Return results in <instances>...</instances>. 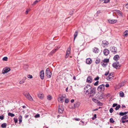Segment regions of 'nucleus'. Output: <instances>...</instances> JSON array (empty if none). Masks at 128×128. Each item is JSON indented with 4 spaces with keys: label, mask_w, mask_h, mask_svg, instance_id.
<instances>
[{
    "label": "nucleus",
    "mask_w": 128,
    "mask_h": 128,
    "mask_svg": "<svg viewBox=\"0 0 128 128\" xmlns=\"http://www.w3.org/2000/svg\"><path fill=\"white\" fill-rule=\"evenodd\" d=\"M109 52H110L109 50L106 48H105L104 50V54L106 56H108L109 54Z\"/></svg>",
    "instance_id": "4468645a"
},
{
    "label": "nucleus",
    "mask_w": 128,
    "mask_h": 128,
    "mask_svg": "<svg viewBox=\"0 0 128 128\" xmlns=\"http://www.w3.org/2000/svg\"><path fill=\"white\" fill-rule=\"evenodd\" d=\"M66 98L65 94H63L58 98V100L59 102L62 103L64 101V100Z\"/></svg>",
    "instance_id": "20e7f679"
},
{
    "label": "nucleus",
    "mask_w": 128,
    "mask_h": 128,
    "mask_svg": "<svg viewBox=\"0 0 128 128\" xmlns=\"http://www.w3.org/2000/svg\"><path fill=\"white\" fill-rule=\"evenodd\" d=\"M40 0H36L33 3L32 5L33 6H34Z\"/></svg>",
    "instance_id": "2f4dec72"
},
{
    "label": "nucleus",
    "mask_w": 128,
    "mask_h": 128,
    "mask_svg": "<svg viewBox=\"0 0 128 128\" xmlns=\"http://www.w3.org/2000/svg\"><path fill=\"white\" fill-rule=\"evenodd\" d=\"M108 42L107 41L104 40L102 41V45L104 48H105L108 46Z\"/></svg>",
    "instance_id": "9d476101"
},
{
    "label": "nucleus",
    "mask_w": 128,
    "mask_h": 128,
    "mask_svg": "<svg viewBox=\"0 0 128 128\" xmlns=\"http://www.w3.org/2000/svg\"><path fill=\"white\" fill-rule=\"evenodd\" d=\"M6 123H4L2 124L1 127L2 128H5L6 127Z\"/></svg>",
    "instance_id": "f704fd0d"
},
{
    "label": "nucleus",
    "mask_w": 128,
    "mask_h": 128,
    "mask_svg": "<svg viewBox=\"0 0 128 128\" xmlns=\"http://www.w3.org/2000/svg\"><path fill=\"white\" fill-rule=\"evenodd\" d=\"M125 6L126 8L128 9V3Z\"/></svg>",
    "instance_id": "69168bd1"
},
{
    "label": "nucleus",
    "mask_w": 128,
    "mask_h": 128,
    "mask_svg": "<svg viewBox=\"0 0 128 128\" xmlns=\"http://www.w3.org/2000/svg\"><path fill=\"white\" fill-rule=\"evenodd\" d=\"M104 96V93H102L101 94L100 96V99H102L103 98Z\"/></svg>",
    "instance_id": "58836bf2"
},
{
    "label": "nucleus",
    "mask_w": 128,
    "mask_h": 128,
    "mask_svg": "<svg viewBox=\"0 0 128 128\" xmlns=\"http://www.w3.org/2000/svg\"><path fill=\"white\" fill-rule=\"evenodd\" d=\"M92 88V86L90 85H87L84 88V92L86 94H87V93Z\"/></svg>",
    "instance_id": "7ed1b4c3"
},
{
    "label": "nucleus",
    "mask_w": 128,
    "mask_h": 128,
    "mask_svg": "<svg viewBox=\"0 0 128 128\" xmlns=\"http://www.w3.org/2000/svg\"><path fill=\"white\" fill-rule=\"evenodd\" d=\"M105 86L106 87H108L109 86V85L108 84H106V85Z\"/></svg>",
    "instance_id": "680f3d73"
},
{
    "label": "nucleus",
    "mask_w": 128,
    "mask_h": 128,
    "mask_svg": "<svg viewBox=\"0 0 128 128\" xmlns=\"http://www.w3.org/2000/svg\"><path fill=\"white\" fill-rule=\"evenodd\" d=\"M99 82L98 81H97L96 82H95L94 84V86H97Z\"/></svg>",
    "instance_id": "c03bdc74"
},
{
    "label": "nucleus",
    "mask_w": 128,
    "mask_h": 128,
    "mask_svg": "<svg viewBox=\"0 0 128 128\" xmlns=\"http://www.w3.org/2000/svg\"><path fill=\"white\" fill-rule=\"evenodd\" d=\"M29 116L28 115H26L24 116V117L26 118H27Z\"/></svg>",
    "instance_id": "e2e57ef3"
},
{
    "label": "nucleus",
    "mask_w": 128,
    "mask_h": 128,
    "mask_svg": "<svg viewBox=\"0 0 128 128\" xmlns=\"http://www.w3.org/2000/svg\"><path fill=\"white\" fill-rule=\"evenodd\" d=\"M58 110L59 113L62 114L63 113L64 111V108L62 106H59Z\"/></svg>",
    "instance_id": "ddd939ff"
},
{
    "label": "nucleus",
    "mask_w": 128,
    "mask_h": 128,
    "mask_svg": "<svg viewBox=\"0 0 128 128\" xmlns=\"http://www.w3.org/2000/svg\"><path fill=\"white\" fill-rule=\"evenodd\" d=\"M100 62V59L98 58H96V60L95 62V63L96 64H99Z\"/></svg>",
    "instance_id": "cd10ccee"
},
{
    "label": "nucleus",
    "mask_w": 128,
    "mask_h": 128,
    "mask_svg": "<svg viewBox=\"0 0 128 128\" xmlns=\"http://www.w3.org/2000/svg\"><path fill=\"white\" fill-rule=\"evenodd\" d=\"M74 12V11H71L70 12V15H72Z\"/></svg>",
    "instance_id": "4d7b16f0"
},
{
    "label": "nucleus",
    "mask_w": 128,
    "mask_h": 128,
    "mask_svg": "<svg viewBox=\"0 0 128 128\" xmlns=\"http://www.w3.org/2000/svg\"><path fill=\"white\" fill-rule=\"evenodd\" d=\"M52 99V96L50 95H48L47 96V99L48 100H50Z\"/></svg>",
    "instance_id": "e433bc0d"
},
{
    "label": "nucleus",
    "mask_w": 128,
    "mask_h": 128,
    "mask_svg": "<svg viewBox=\"0 0 128 128\" xmlns=\"http://www.w3.org/2000/svg\"><path fill=\"white\" fill-rule=\"evenodd\" d=\"M117 20H111L109 19L108 20V22L111 24H113L116 23L117 22Z\"/></svg>",
    "instance_id": "2eb2a0df"
},
{
    "label": "nucleus",
    "mask_w": 128,
    "mask_h": 128,
    "mask_svg": "<svg viewBox=\"0 0 128 128\" xmlns=\"http://www.w3.org/2000/svg\"><path fill=\"white\" fill-rule=\"evenodd\" d=\"M114 77L112 76H111L109 75L107 78L106 79L108 80H111L113 79Z\"/></svg>",
    "instance_id": "bb28decb"
},
{
    "label": "nucleus",
    "mask_w": 128,
    "mask_h": 128,
    "mask_svg": "<svg viewBox=\"0 0 128 128\" xmlns=\"http://www.w3.org/2000/svg\"><path fill=\"white\" fill-rule=\"evenodd\" d=\"M8 58L7 57H4L2 58V60L4 61H7L8 60Z\"/></svg>",
    "instance_id": "79ce46f5"
},
{
    "label": "nucleus",
    "mask_w": 128,
    "mask_h": 128,
    "mask_svg": "<svg viewBox=\"0 0 128 128\" xmlns=\"http://www.w3.org/2000/svg\"><path fill=\"white\" fill-rule=\"evenodd\" d=\"M110 50L111 51L112 53L115 54L117 52V48L114 46H112L110 48Z\"/></svg>",
    "instance_id": "1a4fd4ad"
},
{
    "label": "nucleus",
    "mask_w": 128,
    "mask_h": 128,
    "mask_svg": "<svg viewBox=\"0 0 128 128\" xmlns=\"http://www.w3.org/2000/svg\"><path fill=\"white\" fill-rule=\"evenodd\" d=\"M65 102L66 103H68L69 102V100L68 99H66L65 100Z\"/></svg>",
    "instance_id": "8fccbe9b"
},
{
    "label": "nucleus",
    "mask_w": 128,
    "mask_h": 128,
    "mask_svg": "<svg viewBox=\"0 0 128 128\" xmlns=\"http://www.w3.org/2000/svg\"><path fill=\"white\" fill-rule=\"evenodd\" d=\"M128 113V112H120L119 113V115L121 116H123L124 115H126V114Z\"/></svg>",
    "instance_id": "b1692460"
},
{
    "label": "nucleus",
    "mask_w": 128,
    "mask_h": 128,
    "mask_svg": "<svg viewBox=\"0 0 128 128\" xmlns=\"http://www.w3.org/2000/svg\"><path fill=\"white\" fill-rule=\"evenodd\" d=\"M38 96L40 99H42L44 97V95L43 94H39L38 95Z\"/></svg>",
    "instance_id": "5701e85b"
},
{
    "label": "nucleus",
    "mask_w": 128,
    "mask_h": 128,
    "mask_svg": "<svg viewBox=\"0 0 128 128\" xmlns=\"http://www.w3.org/2000/svg\"><path fill=\"white\" fill-rule=\"evenodd\" d=\"M120 107V105L119 104L117 106L116 108L115 109L116 110H118Z\"/></svg>",
    "instance_id": "4c0bfd02"
},
{
    "label": "nucleus",
    "mask_w": 128,
    "mask_h": 128,
    "mask_svg": "<svg viewBox=\"0 0 128 128\" xmlns=\"http://www.w3.org/2000/svg\"><path fill=\"white\" fill-rule=\"evenodd\" d=\"M28 78H32V75L29 74L28 75Z\"/></svg>",
    "instance_id": "de8ad7c7"
},
{
    "label": "nucleus",
    "mask_w": 128,
    "mask_h": 128,
    "mask_svg": "<svg viewBox=\"0 0 128 128\" xmlns=\"http://www.w3.org/2000/svg\"><path fill=\"white\" fill-rule=\"evenodd\" d=\"M122 120V123H124L125 122H126V120L125 121H124V120Z\"/></svg>",
    "instance_id": "774afa93"
},
{
    "label": "nucleus",
    "mask_w": 128,
    "mask_h": 128,
    "mask_svg": "<svg viewBox=\"0 0 128 128\" xmlns=\"http://www.w3.org/2000/svg\"><path fill=\"white\" fill-rule=\"evenodd\" d=\"M119 56L118 55H115L114 57V60L116 61H117L120 58Z\"/></svg>",
    "instance_id": "aec40b11"
},
{
    "label": "nucleus",
    "mask_w": 128,
    "mask_h": 128,
    "mask_svg": "<svg viewBox=\"0 0 128 128\" xmlns=\"http://www.w3.org/2000/svg\"><path fill=\"white\" fill-rule=\"evenodd\" d=\"M119 94L120 96L122 97H123L124 96V94L121 91L120 92Z\"/></svg>",
    "instance_id": "72a5a7b5"
},
{
    "label": "nucleus",
    "mask_w": 128,
    "mask_h": 128,
    "mask_svg": "<svg viewBox=\"0 0 128 128\" xmlns=\"http://www.w3.org/2000/svg\"><path fill=\"white\" fill-rule=\"evenodd\" d=\"M22 117L21 115H20L18 117L19 121V124H20L22 121Z\"/></svg>",
    "instance_id": "473e14b6"
},
{
    "label": "nucleus",
    "mask_w": 128,
    "mask_h": 128,
    "mask_svg": "<svg viewBox=\"0 0 128 128\" xmlns=\"http://www.w3.org/2000/svg\"><path fill=\"white\" fill-rule=\"evenodd\" d=\"M104 85L103 84H102L98 87L97 90L100 92H103L104 90Z\"/></svg>",
    "instance_id": "6e6552de"
},
{
    "label": "nucleus",
    "mask_w": 128,
    "mask_h": 128,
    "mask_svg": "<svg viewBox=\"0 0 128 128\" xmlns=\"http://www.w3.org/2000/svg\"><path fill=\"white\" fill-rule=\"evenodd\" d=\"M25 66H26L27 67V68L25 69V70H26L27 69V68H28V66L26 65H24V68Z\"/></svg>",
    "instance_id": "052dcab7"
},
{
    "label": "nucleus",
    "mask_w": 128,
    "mask_h": 128,
    "mask_svg": "<svg viewBox=\"0 0 128 128\" xmlns=\"http://www.w3.org/2000/svg\"><path fill=\"white\" fill-rule=\"evenodd\" d=\"M110 113H112L113 111L114 110L112 108H111L110 110Z\"/></svg>",
    "instance_id": "49530a36"
},
{
    "label": "nucleus",
    "mask_w": 128,
    "mask_h": 128,
    "mask_svg": "<svg viewBox=\"0 0 128 128\" xmlns=\"http://www.w3.org/2000/svg\"><path fill=\"white\" fill-rule=\"evenodd\" d=\"M110 122L111 123H114V120L113 118H111L110 119Z\"/></svg>",
    "instance_id": "ea45409f"
},
{
    "label": "nucleus",
    "mask_w": 128,
    "mask_h": 128,
    "mask_svg": "<svg viewBox=\"0 0 128 128\" xmlns=\"http://www.w3.org/2000/svg\"><path fill=\"white\" fill-rule=\"evenodd\" d=\"M109 71H108V72H106L104 74V75L105 76H107L109 74Z\"/></svg>",
    "instance_id": "5fc2aeb1"
},
{
    "label": "nucleus",
    "mask_w": 128,
    "mask_h": 128,
    "mask_svg": "<svg viewBox=\"0 0 128 128\" xmlns=\"http://www.w3.org/2000/svg\"><path fill=\"white\" fill-rule=\"evenodd\" d=\"M99 79V77L98 76L96 77V78H95L94 79V80H98Z\"/></svg>",
    "instance_id": "3c124183"
},
{
    "label": "nucleus",
    "mask_w": 128,
    "mask_h": 128,
    "mask_svg": "<svg viewBox=\"0 0 128 128\" xmlns=\"http://www.w3.org/2000/svg\"><path fill=\"white\" fill-rule=\"evenodd\" d=\"M110 0H104V2L105 3H107L109 2H110Z\"/></svg>",
    "instance_id": "864d4df0"
},
{
    "label": "nucleus",
    "mask_w": 128,
    "mask_h": 128,
    "mask_svg": "<svg viewBox=\"0 0 128 128\" xmlns=\"http://www.w3.org/2000/svg\"><path fill=\"white\" fill-rule=\"evenodd\" d=\"M96 114H95L94 115V117L95 118H96Z\"/></svg>",
    "instance_id": "338daca9"
},
{
    "label": "nucleus",
    "mask_w": 128,
    "mask_h": 128,
    "mask_svg": "<svg viewBox=\"0 0 128 128\" xmlns=\"http://www.w3.org/2000/svg\"><path fill=\"white\" fill-rule=\"evenodd\" d=\"M14 120L15 123H16L18 122V120L16 118H14Z\"/></svg>",
    "instance_id": "a18cd8bd"
},
{
    "label": "nucleus",
    "mask_w": 128,
    "mask_h": 128,
    "mask_svg": "<svg viewBox=\"0 0 128 128\" xmlns=\"http://www.w3.org/2000/svg\"><path fill=\"white\" fill-rule=\"evenodd\" d=\"M8 115L9 116H10L11 117H13L14 116V114L12 113L9 112L8 113Z\"/></svg>",
    "instance_id": "c9c22d12"
},
{
    "label": "nucleus",
    "mask_w": 128,
    "mask_h": 128,
    "mask_svg": "<svg viewBox=\"0 0 128 128\" xmlns=\"http://www.w3.org/2000/svg\"><path fill=\"white\" fill-rule=\"evenodd\" d=\"M128 117L127 115H125L124 116L121 118L122 120H124L128 119Z\"/></svg>",
    "instance_id": "c85d7f7f"
},
{
    "label": "nucleus",
    "mask_w": 128,
    "mask_h": 128,
    "mask_svg": "<svg viewBox=\"0 0 128 128\" xmlns=\"http://www.w3.org/2000/svg\"><path fill=\"white\" fill-rule=\"evenodd\" d=\"M117 13L119 16H123L122 14V12L118 10H117Z\"/></svg>",
    "instance_id": "7c9ffc66"
},
{
    "label": "nucleus",
    "mask_w": 128,
    "mask_h": 128,
    "mask_svg": "<svg viewBox=\"0 0 128 128\" xmlns=\"http://www.w3.org/2000/svg\"><path fill=\"white\" fill-rule=\"evenodd\" d=\"M57 50L58 48H56L53 50L50 53V54L51 55H52Z\"/></svg>",
    "instance_id": "a878e982"
},
{
    "label": "nucleus",
    "mask_w": 128,
    "mask_h": 128,
    "mask_svg": "<svg viewBox=\"0 0 128 128\" xmlns=\"http://www.w3.org/2000/svg\"><path fill=\"white\" fill-rule=\"evenodd\" d=\"M112 66L114 68L116 69H118L119 68L120 66L118 62H116L112 64Z\"/></svg>",
    "instance_id": "39448f33"
},
{
    "label": "nucleus",
    "mask_w": 128,
    "mask_h": 128,
    "mask_svg": "<svg viewBox=\"0 0 128 128\" xmlns=\"http://www.w3.org/2000/svg\"><path fill=\"white\" fill-rule=\"evenodd\" d=\"M69 55H68V54H66V56H65V58H68V56H69Z\"/></svg>",
    "instance_id": "bf43d9fd"
},
{
    "label": "nucleus",
    "mask_w": 128,
    "mask_h": 128,
    "mask_svg": "<svg viewBox=\"0 0 128 128\" xmlns=\"http://www.w3.org/2000/svg\"><path fill=\"white\" fill-rule=\"evenodd\" d=\"M30 8L28 9L26 11V14H27L28 12L30 10Z\"/></svg>",
    "instance_id": "37998d69"
},
{
    "label": "nucleus",
    "mask_w": 128,
    "mask_h": 128,
    "mask_svg": "<svg viewBox=\"0 0 128 128\" xmlns=\"http://www.w3.org/2000/svg\"><path fill=\"white\" fill-rule=\"evenodd\" d=\"M92 100L94 102L98 104H99L100 103V102L98 100L96 99H94L93 98H92Z\"/></svg>",
    "instance_id": "412c9836"
},
{
    "label": "nucleus",
    "mask_w": 128,
    "mask_h": 128,
    "mask_svg": "<svg viewBox=\"0 0 128 128\" xmlns=\"http://www.w3.org/2000/svg\"><path fill=\"white\" fill-rule=\"evenodd\" d=\"M114 72H112L110 73L109 74V75L111 76H112L113 77H114Z\"/></svg>",
    "instance_id": "a19ab883"
},
{
    "label": "nucleus",
    "mask_w": 128,
    "mask_h": 128,
    "mask_svg": "<svg viewBox=\"0 0 128 128\" xmlns=\"http://www.w3.org/2000/svg\"><path fill=\"white\" fill-rule=\"evenodd\" d=\"M118 105L117 104H114L112 105V107H114Z\"/></svg>",
    "instance_id": "603ef678"
},
{
    "label": "nucleus",
    "mask_w": 128,
    "mask_h": 128,
    "mask_svg": "<svg viewBox=\"0 0 128 128\" xmlns=\"http://www.w3.org/2000/svg\"><path fill=\"white\" fill-rule=\"evenodd\" d=\"M96 88L93 87L91 88L88 92L86 94L87 95H88L89 97H93L96 93Z\"/></svg>",
    "instance_id": "f257e3e1"
},
{
    "label": "nucleus",
    "mask_w": 128,
    "mask_h": 128,
    "mask_svg": "<svg viewBox=\"0 0 128 128\" xmlns=\"http://www.w3.org/2000/svg\"><path fill=\"white\" fill-rule=\"evenodd\" d=\"M74 101V100L73 99H72L71 100L70 102L72 103H73Z\"/></svg>",
    "instance_id": "0e129e2a"
},
{
    "label": "nucleus",
    "mask_w": 128,
    "mask_h": 128,
    "mask_svg": "<svg viewBox=\"0 0 128 128\" xmlns=\"http://www.w3.org/2000/svg\"><path fill=\"white\" fill-rule=\"evenodd\" d=\"M92 81V76H88L86 79V82L88 83H91Z\"/></svg>",
    "instance_id": "9b49d317"
},
{
    "label": "nucleus",
    "mask_w": 128,
    "mask_h": 128,
    "mask_svg": "<svg viewBox=\"0 0 128 128\" xmlns=\"http://www.w3.org/2000/svg\"><path fill=\"white\" fill-rule=\"evenodd\" d=\"M24 95L26 98L30 101H32L33 99L29 93L24 94Z\"/></svg>",
    "instance_id": "423d86ee"
},
{
    "label": "nucleus",
    "mask_w": 128,
    "mask_h": 128,
    "mask_svg": "<svg viewBox=\"0 0 128 128\" xmlns=\"http://www.w3.org/2000/svg\"><path fill=\"white\" fill-rule=\"evenodd\" d=\"M75 120L76 121H79L80 119L79 118H75Z\"/></svg>",
    "instance_id": "13d9d810"
},
{
    "label": "nucleus",
    "mask_w": 128,
    "mask_h": 128,
    "mask_svg": "<svg viewBox=\"0 0 128 128\" xmlns=\"http://www.w3.org/2000/svg\"><path fill=\"white\" fill-rule=\"evenodd\" d=\"M71 50V48L70 46H69L67 49L66 52V54L69 55L70 53V51Z\"/></svg>",
    "instance_id": "4be33fe9"
},
{
    "label": "nucleus",
    "mask_w": 128,
    "mask_h": 128,
    "mask_svg": "<svg viewBox=\"0 0 128 128\" xmlns=\"http://www.w3.org/2000/svg\"><path fill=\"white\" fill-rule=\"evenodd\" d=\"M4 116L3 115L0 116V119L1 120H3L4 119Z\"/></svg>",
    "instance_id": "09e8293b"
},
{
    "label": "nucleus",
    "mask_w": 128,
    "mask_h": 128,
    "mask_svg": "<svg viewBox=\"0 0 128 128\" xmlns=\"http://www.w3.org/2000/svg\"><path fill=\"white\" fill-rule=\"evenodd\" d=\"M109 61V60L108 58H105L104 60L102 61L101 62V65L102 66L104 67H105L108 64V62Z\"/></svg>",
    "instance_id": "f03ea898"
},
{
    "label": "nucleus",
    "mask_w": 128,
    "mask_h": 128,
    "mask_svg": "<svg viewBox=\"0 0 128 128\" xmlns=\"http://www.w3.org/2000/svg\"><path fill=\"white\" fill-rule=\"evenodd\" d=\"M10 70V69L9 68H5L3 69L2 72L3 74H4L8 72Z\"/></svg>",
    "instance_id": "f8f14e48"
},
{
    "label": "nucleus",
    "mask_w": 128,
    "mask_h": 128,
    "mask_svg": "<svg viewBox=\"0 0 128 128\" xmlns=\"http://www.w3.org/2000/svg\"><path fill=\"white\" fill-rule=\"evenodd\" d=\"M92 50L93 52L96 54L98 53L99 51L98 48L96 47L94 48H93Z\"/></svg>",
    "instance_id": "6ab92c4d"
},
{
    "label": "nucleus",
    "mask_w": 128,
    "mask_h": 128,
    "mask_svg": "<svg viewBox=\"0 0 128 128\" xmlns=\"http://www.w3.org/2000/svg\"><path fill=\"white\" fill-rule=\"evenodd\" d=\"M92 60L90 58H88L86 60V63L88 64H90L92 62Z\"/></svg>",
    "instance_id": "f3484780"
},
{
    "label": "nucleus",
    "mask_w": 128,
    "mask_h": 128,
    "mask_svg": "<svg viewBox=\"0 0 128 128\" xmlns=\"http://www.w3.org/2000/svg\"><path fill=\"white\" fill-rule=\"evenodd\" d=\"M78 35V32L77 31H76L74 35V41L75 39L77 37Z\"/></svg>",
    "instance_id": "c756f323"
},
{
    "label": "nucleus",
    "mask_w": 128,
    "mask_h": 128,
    "mask_svg": "<svg viewBox=\"0 0 128 128\" xmlns=\"http://www.w3.org/2000/svg\"><path fill=\"white\" fill-rule=\"evenodd\" d=\"M40 76L41 78L43 80L44 78V72L43 70H42L40 72Z\"/></svg>",
    "instance_id": "dca6fc26"
},
{
    "label": "nucleus",
    "mask_w": 128,
    "mask_h": 128,
    "mask_svg": "<svg viewBox=\"0 0 128 128\" xmlns=\"http://www.w3.org/2000/svg\"><path fill=\"white\" fill-rule=\"evenodd\" d=\"M46 76L48 78H50L51 77L52 74L49 68H46Z\"/></svg>",
    "instance_id": "0eeeda50"
},
{
    "label": "nucleus",
    "mask_w": 128,
    "mask_h": 128,
    "mask_svg": "<svg viewBox=\"0 0 128 128\" xmlns=\"http://www.w3.org/2000/svg\"><path fill=\"white\" fill-rule=\"evenodd\" d=\"M128 36V30H126L124 33V36L126 37Z\"/></svg>",
    "instance_id": "393cba45"
},
{
    "label": "nucleus",
    "mask_w": 128,
    "mask_h": 128,
    "mask_svg": "<svg viewBox=\"0 0 128 128\" xmlns=\"http://www.w3.org/2000/svg\"><path fill=\"white\" fill-rule=\"evenodd\" d=\"M26 78L25 76L23 77V78L19 82V84H22L24 82Z\"/></svg>",
    "instance_id": "a211bd4d"
},
{
    "label": "nucleus",
    "mask_w": 128,
    "mask_h": 128,
    "mask_svg": "<svg viewBox=\"0 0 128 128\" xmlns=\"http://www.w3.org/2000/svg\"><path fill=\"white\" fill-rule=\"evenodd\" d=\"M40 115L39 114H37L35 115V117L36 118H38L40 117Z\"/></svg>",
    "instance_id": "6e6d98bb"
}]
</instances>
